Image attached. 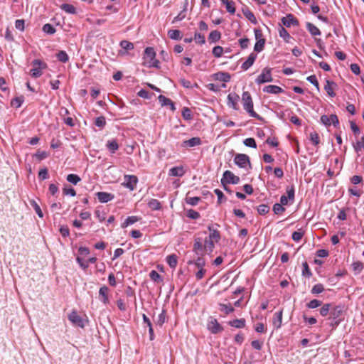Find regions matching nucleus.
I'll list each match as a JSON object with an SVG mask.
<instances>
[{
  "label": "nucleus",
  "mask_w": 364,
  "mask_h": 364,
  "mask_svg": "<svg viewBox=\"0 0 364 364\" xmlns=\"http://www.w3.org/2000/svg\"><path fill=\"white\" fill-rule=\"evenodd\" d=\"M226 10L231 14H234L235 13V3L232 1H229L226 4H225Z\"/></svg>",
  "instance_id": "e2e57ef3"
},
{
  "label": "nucleus",
  "mask_w": 364,
  "mask_h": 364,
  "mask_svg": "<svg viewBox=\"0 0 364 364\" xmlns=\"http://www.w3.org/2000/svg\"><path fill=\"white\" fill-rule=\"evenodd\" d=\"M215 243H216L214 240L209 239L208 237H205L204 240V247L205 253L210 254L215 247Z\"/></svg>",
  "instance_id": "5701e85b"
},
{
  "label": "nucleus",
  "mask_w": 364,
  "mask_h": 364,
  "mask_svg": "<svg viewBox=\"0 0 364 364\" xmlns=\"http://www.w3.org/2000/svg\"><path fill=\"white\" fill-rule=\"evenodd\" d=\"M42 30L44 33L50 34V35L54 34L56 31V29L55 28V27L50 23H46L43 26Z\"/></svg>",
  "instance_id": "37998d69"
},
{
  "label": "nucleus",
  "mask_w": 364,
  "mask_h": 364,
  "mask_svg": "<svg viewBox=\"0 0 364 364\" xmlns=\"http://www.w3.org/2000/svg\"><path fill=\"white\" fill-rule=\"evenodd\" d=\"M223 53V48L220 46H215L213 49V55L216 58L222 56Z\"/></svg>",
  "instance_id": "69168bd1"
},
{
  "label": "nucleus",
  "mask_w": 364,
  "mask_h": 364,
  "mask_svg": "<svg viewBox=\"0 0 364 364\" xmlns=\"http://www.w3.org/2000/svg\"><path fill=\"white\" fill-rule=\"evenodd\" d=\"M220 310L224 312L225 314H229L234 311V308L230 304H220Z\"/></svg>",
  "instance_id": "58836bf2"
},
{
  "label": "nucleus",
  "mask_w": 364,
  "mask_h": 364,
  "mask_svg": "<svg viewBox=\"0 0 364 364\" xmlns=\"http://www.w3.org/2000/svg\"><path fill=\"white\" fill-rule=\"evenodd\" d=\"M272 210H273L274 214L279 215V214L282 213L285 210V208H284L283 205H282V204L275 203L273 205Z\"/></svg>",
  "instance_id": "bf43d9fd"
},
{
  "label": "nucleus",
  "mask_w": 364,
  "mask_h": 364,
  "mask_svg": "<svg viewBox=\"0 0 364 364\" xmlns=\"http://www.w3.org/2000/svg\"><path fill=\"white\" fill-rule=\"evenodd\" d=\"M149 277L153 282L156 283H161L163 282L162 277L156 270H151L150 272Z\"/></svg>",
  "instance_id": "f704fd0d"
},
{
  "label": "nucleus",
  "mask_w": 364,
  "mask_h": 364,
  "mask_svg": "<svg viewBox=\"0 0 364 364\" xmlns=\"http://www.w3.org/2000/svg\"><path fill=\"white\" fill-rule=\"evenodd\" d=\"M306 27L308 31L311 33V36H320L321 31L313 23L310 22H307L306 23Z\"/></svg>",
  "instance_id": "393cba45"
},
{
  "label": "nucleus",
  "mask_w": 364,
  "mask_h": 364,
  "mask_svg": "<svg viewBox=\"0 0 364 364\" xmlns=\"http://www.w3.org/2000/svg\"><path fill=\"white\" fill-rule=\"evenodd\" d=\"M246 321L245 318H236L228 321V325L236 328H242L245 326Z\"/></svg>",
  "instance_id": "4be33fe9"
},
{
  "label": "nucleus",
  "mask_w": 364,
  "mask_h": 364,
  "mask_svg": "<svg viewBox=\"0 0 364 364\" xmlns=\"http://www.w3.org/2000/svg\"><path fill=\"white\" fill-rule=\"evenodd\" d=\"M269 206L267 204H261L257 207V212L260 215H265L269 211Z\"/></svg>",
  "instance_id": "5fc2aeb1"
},
{
  "label": "nucleus",
  "mask_w": 364,
  "mask_h": 364,
  "mask_svg": "<svg viewBox=\"0 0 364 364\" xmlns=\"http://www.w3.org/2000/svg\"><path fill=\"white\" fill-rule=\"evenodd\" d=\"M332 305L331 304H325L322 306V307L320 309V314L322 316H326L328 314H330V311L331 310Z\"/></svg>",
  "instance_id": "a19ab883"
},
{
  "label": "nucleus",
  "mask_w": 364,
  "mask_h": 364,
  "mask_svg": "<svg viewBox=\"0 0 364 364\" xmlns=\"http://www.w3.org/2000/svg\"><path fill=\"white\" fill-rule=\"evenodd\" d=\"M208 237L218 243L220 240V232L218 230H213L212 232H210Z\"/></svg>",
  "instance_id": "c03bdc74"
},
{
  "label": "nucleus",
  "mask_w": 364,
  "mask_h": 364,
  "mask_svg": "<svg viewBox=\"0 0 364 364\" xmlns=\"http://www.w3.org/2000/svg\"><path fill=\"white\" fill-rule=\"evenodd\" d=\"M106 146L111 154H114L119 149V145L116 139L108 140Z\"/></svg>",
  "instance_id": "b1692460"
},
{
  "label": "nucleus",
  "mask_w": 364,
  "mask_h": 364,
  "mask_svg": "<svg viewBox=\"0 0 364 364\" xmlns=\"http://www.w3.org/2000/svg\"><path fill=\"white\" fill-rule=\"evenodd\" d=\"M166 321V311L163 310L155 321L156 325L162 326Z\"/></svg>",
  "instance_id": "a18cd8bd"
},
{
  "label": "nucleus",
  "mask_w": 364,
  "mask_h": 364,
  "mask_svg": "<svg viewBox=\"0 0 364 364\" xmlns=\"http://www.w3.org/2000/svg\"><path fill=\"white\" fill-rule=\"evenodd\" d=\"M182 117L186 120H190L193 118L191 110L188 107H183L182 110Z\"/></svg>",
  "instance_id": "603ef678"
},
{
  "label": "nucleus",
  "mask_w": 364,
  "mask_h": 364,
  "mask_svg": "<svg viewBox=\"0 0 364 364\" xmlns=\"http://www.w3.org/2000/svg\"><path fill=\"white\" fill-rule=\"evenodd\" d=\"M243 144L245 146L250 148H257V144L254 138H247L243 141Z\"/></svg>",
  "instance_id": "864d4df0"
},
{
  "label": "nucleus",
  "mask_w": 364,
  "mask_h": 364,
  "mask_svg": "<svg viewBox=\"0 0 364 364\" xmlns=\"http://www.w3.org/2000/svg\"><path fill=\"white\" fill-rule=\"evenodd\" d=\"M193 252L196 255H204L205 254L204 244L200 237H196L194 239Z\"/></svg>",
  "instance_id": "6e6552de"
},
{
  "label": "nucleus",
  "mask_w": 364,
  "mask_h": 364,
  "mask_svg": "<svg viewBox=\"0 0 364 364\" xmlns=\"http://www.w3.org/2000/svg\"><path fill=\"white\" fill-rule=\"evenodd\" d=\"M343 312V307L341 306H335L331 308V310L330 311V315L328 319H336V320H341L342 321L343 320V318H341Z\"/></svg>",
  "instance_id": "1a4fd4ad"
},
{
  "label": "nucleus",
  "mask_w": 364,
  "mask_h": 364,
  "mask_svg": "<svg viewBox=\"0 0 364 364\" xmlns=\"http://www.w3.org/2000/svg\"><path fill=\"white\" fill-rule=\"evenodd\" d=\"M323 290H324V287L322 284H316L312 287V289L311 290V293L312 294H318L322 293L323 291Z\"/></svg>",
  "instance_id": "8fccbe9b"
},
{
  "label": "nucleus",
  "mask_w": 364,
  "mask_h": 364,
  "mask_svg": "<svg viewBox=\"0 0 364 364\" xmlns=\"http://www.w3.org/2000/svg\"><path fill=\"white\" fill-rule=\"evenodd\" d=\"M221 38V33L220 31L217 30H214L211 31L208 36V41L210 43H216L218 42Z\"/></svg>",
  "instance_id": "2f4dec72"
},
{
  "label": "nucleus",
  "mask_w": 364,
  "mask_h": 364,
  "mask_svg": "<svg viewBox=\"0 0 364 364\" xmlns=\"http://www.w3.org/2000/svg\"><path fill=\"white\" fill-rule=\"evenodd\" d=\"M272 69L269 68H264L261 74L259 75L255 80V82L258 85L269 82L273 80L271 73Z\"/></svg>",
  "instance_id": "20e7f679"
},
{
  "label": "nucleus",
  "mask_w": 364,
  "mask_h": 364,
  "mask_svg": "<svg viewBox=\"0 0 364 364\" xmlns=\"http://www.w3.org/2000/svg\"><path fill=\"white\" fill-rule=\"evenodd\" d=\"M30 204L36 211V214L38 215L39 218L43 217V213L39 206V205L37 203V202L34 200H30Z\"/></svg>",
  "instance_id": "4c0bfd02"
},
{
  "label": "nucleus",
  "mask_w": 364,
  "mask_h": 364,
  "mask_svg": "<svg viewBox=\"0 0 364 364\" xmlns=\"http://www.w3.org/2000/svg\"><path fill=\"white\" fill-rule=\"evenodd\" d=\"M158 99L161 106H169L172 111L176 109L174 103L169 98L161 95L158 97Z\"/></svg>",
  "instance_id": "6ab92c4d"
},
{
  "label": "nucleus",
  "mask_w": 364,
  "mask_h": 364,
  "mask_svg": "<svg viewBox=\"0 0 364 364\" xmlns=\"http://www.w3.org/2000/svg\"><path fill=\"white\" fill-rule=\"evenodd\" d=\"M215 80L222 81L224 82H229L230 80V75L228 73L225 72H218V73L215 74Z\"/></svg>",
  "instance_id": "c85d7f7f"
},
{
  "label": "nucleus",
  "mask_w": 364,
  "mask_h": 364,
  "mask_svg": "<svg viewBox=\"0 0 364 364\" xmlns=\"http://www.w3.org/2000/svg\"><path fill=\"white\" fill-rule=\"evenodd\" d=\"M166 262L171 268L174 269L177 265V256L174 254L166 257Z\"/></svg>",
  "instance_id": "473e14b6"
},
{
  "label": "nucleus",
  "mask_w": 364,
  "mask_h": 364,
  "mask_svg": "<svg viewBox=\"0 0 364 364\" xmlns=\"http://www.w3.org/2000/svg\"><path fill=\"white\" fill-rule=\"evenodd\" d=\"M57 59L62 62V63H66L69 60L68 55L67 53L64 50H60L56 54Z\"/></svg>",
  "instance_id": "ea45409f"
},
{
  "label": "nucleus",
  "mask_w": 364,
  "mask_h": 364,
  "mask_svg": "<svg viewBox=\"0 0 364 364\" xmlns=\"http://www.w3.org/2000/svg\"><path fill=\"white\" fill-rule=\"evenodd\" d=\"M311 275L312 273L310 270L308 263L306 262H304L302 263V276L309 278L311 277Z\"/></svg>",
  "instance_id": "e433bc0d"
},
{
  "label": "nucleus",
  "mask_w": 364,
  "mask_h": 364,
  "mask_svg": "<svg viewBox=\"0 0 364 364\" xmlns=\"http://www.w3.org/2000/svg\"><path fill=\"white\" fill-rule=\"evenodd\" d=\"M168 37L172 40L178 41L182 38L181 33L179 30L177 29H170L168 31Z\"/></svg>",
  "instance_id": "7c9ffc66"
},
{
  "label": "nucleus",
  "mask_w": 364,
  "mask_h": 364,
  "mask_svg": "<svg viewBox=\"0 0 364 364\" xmlns=\"http://www.w3.org/2000/svg\"><path fill=\"white\" fill-rule=\"evenodd\" d=\"M200 200V198L197 196L186 198V203L191 205H196Z\"/></svg>",
  "instance_id": "338daca9"
},
{
  "label": "nucleus",
  "mask_w": 364,
  "mask_h": 364,
  "mask_svg": "<svg viewBox=\"0 0 364 364\" xmlns=\"http://www.w3.org/2000/svg\"><path fill=\"white\" fill-rule=\"evenodd\" d=\"M95 124L97 127H100L101 129L104 128L106 125V119L103 116L98 117L95 120Z\"/></svg>",
  "instance_id": "09e8293b"
},
{
  "label": "nucleus",
  "mask_w": 364,
  "mask_h": 364,
  "mask_svg": "<svg viewBox=\"0 0 364 364\" xmlns=\"http://www.w3.org/2000/svg\"><path fill=\"white\" fill-rule=\"evenodd\" d=\"M257 58V54L255 53H252L248 56L247 59L242 64L241 68L243 70H247L249 69L255 63Z\"/></svg>",
  "instance_id": "2eb2a0df"
},
{
  "label": "nucleus",
  "mask_w": 364,
  "mask_h": 364,
  "mask_svg": "<svg viewBox=\"0 0 364 364\" xmlns=\"http://www.w3.org/2000/svg\"><path fill=\"white\" fill-rule=\"evenodd\" d=\"M33 68L30 70V75L33 78H38L43 75L42 70L46 69L47 64L40 59H35L31 63Z\"/></svg>",
  "instance_id": "f03ea898"
},
{
  "label": "nucleus",
  "mask_w": 364,
  "mask_h": 364,
  "mask_svg": "<svg viewBox=\"0 0 364 364\" xmlns=\"http://www.w3.org/2000/svg\"><path fill=\"white\" fill-rule=\"evenodd\" d=\"M363 148H364V136H362L360 141H357L355 145H354V149L356 152L360 151Z\"/></svg>",
  "instance_id": "774afa93"
},
{
  "label": "nucleus",
  "mask_w": 364,
  "mask_h": 364,
  "mask_svg": "<svg viewBox=\"0 0 364 364\" xmlns=\"http://www.w3.org/2000/svg\"><path fill=\"white\" fill-rule=\"evenodd\" d=\"M204 255H198V257L195 259V261L190 260L188 262V264H194V265L198 269H204V266L205 265V261L203 258Z\"/></svg>",
  "instance_id": "412c9836"
},
{
  "label": "nucleus",
  "mask_w": 364,
  "mask_h": 364,
  "mask_svg": "<svg viewBox=\"0 0 364 364\" xmlns=\"http://www.w3.org/2000/svg\"><path fill=\"white\" fill-rule=\"evenodd\" d=\"M144 53L146 58H149L150 60L156 58V53L154 49L151 47H147L144 50Z\"/></svg>",
  "instance_id": "de8ad7c7"
},
{
  "label": "nucleus",
  "mask_w": 364,
  "mask_h": 364,
  "mask_svg": "<svg viewBox=\"0 0 364 364\" xmlns=\"http://www.w3.org/2000/svg\"><path fill=\"white\" fill-rule=\"evenodd\" d=\"M279 34L286 42H289V39L291 38L288 31L282 26L279 29Z\"/></svg>",
  "instance_id": "49530a36"
},
{
  "label": "nucleus",
  "mask_w": 364,
  "mask_h": 364,
  "mask_svg": "<svg viewBox=\"0 0 364 364\" xmlns=\"http://www.w3.org/2000/svg\"><path fill=\"white\" fill-rule=\"evenodd\" d=\"M235 164L240 168H246L248 166L252 168L250 157L245 154H237L234 158Z\"/></svg>",
  "instance_id": "7ed1b4c3"
},
{
  "label": "nucleus",
  "mask_w": 364,
  "mask_h": 364,
  "mask_svg": "<svg viewBox=\"0 0 364 364\" xmlns=\"http://www.w3.org/2000/svg\"><path fill=\"white\" fill-rule=\"evenodd\" d=\"M263 92L271 94H279L282 93L284 90L277 85H269L264 87Z\"/></svg>",
  "instance_id": "f3484780"
},
{
  "label": "nucleus",
  "mask_w": 364,
  "mask_h": 364,
  "mask_svg": "<svg viewBox=\"0 0 364 364\" xmlns=\"http://www.w3.org/2000/svg\"><path fill=\"white\" fill-rule=\"evenodd\" d=\"M322 302L318 299H313L310 301L307 304L306 306L309 309H316L321 305Z\"/></svg>",
  "instance_id": "0e129e2a"
},
{
  "label": "nucleus",
  "mask_w": 364,
  "mask_h": 364,
  "mask_svg": "<svg viewBox=\"0 0 364 364\" xmlns=\"http://www.w3.org/2000/svg\"><path fill=\"white\" fill-rule=\"evenodd\" d=\"M221 181H224L225 183L229 184H238L240 183V178L234 175L232 171H225L223 173Z\"/></svg>",
  "instance_id": "0eeeda50"
},
{
  "label": "nucleus",
  "mask_w": 364,
  "mask_h": 364,
  "mask_svg": "<svg viewBox=\"0 0 364 364\" xmlns=\"http://www.w3.org/2000/svg\"><path fill=\"white\" fill-rule=\"evenodd\" d=\"M240 99V97L236 93H230L228 95V105L230 107H232L235 110H237V102Z\"/></svg>",
  "instance_id": "ddd939ff"
},
{
  "label": "nucleus",
  "mask_w": 364,
  "mask_h": 364,
  "mask_svg": "<svg viewBox=\"0 0 364 364\" xmlns=\"http://www.w3.org/2000/svg\"><path fill=\"white\" fill-rule=\"evenodd\" d=\"M200 144L201 140L199 137H193L188 140L183 141L181 146L183 147H193L196 146H198Z\"/></svg>",
  "instance_id": "a211bd4d"
},
{
  "label": "nucleus",
  "mask_w": 364,
  "mask_h": 364,
  "mask_svg": "<svg viewBox=\"0 0 364 364\" xmlns=\"http://www.w3.org/2000/svg\"><path fill=\"white\" fill-rule=\"evenodd\" d=\"M185 171L182 166H174L169 170V175L172 176H182Z\"/></svg>",
  "instance_id": "cd10ccee"
},
{
  "label": "nucleus",
  "mask_w": 364,
  "mask_h": 364,
  "mask_svg": "<svg viewBox=\"0 0 364 364\" xmlns=\"http://www.w3.org/2000/svg\"><path fill=\"white\" fill-rule=\"evenodd\" d=\"M284 26L290 27L291 26H299V21L291 14H287L281 19Z\"/></svg>",
  "instance_id": "9b49d317"
},
{
  "label": "nucleus",
  "mask_w": 364,
  "mask_h": 364,
  "mask_svg": "<svg viewBox=\"0 0 364 364\" xmlns=\"http://www.w3.org/2000/svg\"><path fill=\"white\" fill-rule=\"evenodd\" d=\"M23 102V97L21 96V97H17L13 99L11 102V105L12 107L18 108L21 106Z\"/></svg>",
  "instance_id": "3c124183"
},
{
  "label": "nucleus",
  "mask_w": 364,
  "mask_h": 364,
  "mask_svg": "<svg viewBox=\"0 0 364 364\" xmlns=\"http://www.w3.org/2000/svg\"><path fill=\"white\" fill-rule=\"evenodd\" d=\"M148 206L153 210H159L161 208V203L156 199H151L148 202Z\"/></svg>",
  "instance_id": "72a5a7b5"
},
{
  "label": "nucleus",
  "mask_w": 364,
  "mask_h": 364,
  "mask_svg": "<svg viewBox=\"0 0 364 364\" xmlns=\"http://www.w3.org/2000/svg\"><path fill=\"white\" fill-rule=\"evenodd\" d=\"M60 8L64 11L65 12L69 14H77V11L75 7L70 4H63L60 6Z\"/></svg>",
  "instance_id": "bb28decb"
},
{
  "label": "nucleus",
  "mask_w": 364,
  "mask_h": 364,
  "mask_svg": "<svg viewBox=\"0 0 364 364\" xmlns=\"http://www.w3.org/2000/svg\"><path fill=\"white\" fill-rule=\"evenodd\" d=\"M194 40L200 45H203L205 43V37L203 34L196 32L194 35Z\"/></svg>",
  "instance_id": "052dcab7"
},
{
  "label": "nucleus",
  "mask_w": 364,
  "mask_h": 364,
  "mask_svg": "<svg viewBox=\"0 0 364 364\" xmlns=\"http://www.w3.org/2000/svg\"><path fill=\"white\" fill-rule=\"evenodd\" d=\"M109 291V288L103 285L100 288L99 290V300L101 301L104 304H107L109 302L108 298V292Z\"/></svg>",
  "instance_id": "f8f14e48"
},
{
  "label": "nucleus",
  "mask_w": 364,
  "mask_h": 364,
  "mask_svg": "<svg viewBox=\"0 0 364 364\" xmlns=\"http://www.w3.org/2000/svg\"><path fill=\"white\" fill-rule=\"evenodd\" d=\"M282 323V310L274 314L273 318V326L276 329L281 327Z\"/></svg>",
  "instance_id": "aec40b11"
},
{
  "label": "nucleus",
  "mask_w": 364,
  "mask_h": 364,
  "mask_svg": "<svg viewBox=\"0 0 364 364\" xmlns=\"http://www.w3.org/2000/svg\"><path fill=\"white\" fill-rule=\"evenodd\" d=\"M310 140L314 146H317L320 144L319 136L316 132L310 133Z\"/></svg>",
  "instance_id": "6e6d98bb"
},
{
  "label": "nucleus",
  "mask_w": 364,
  "mask_h": 364,
  "mask_svg": "<svg viewBox=\"0 0 364 364\" xmlns=\"http://www.w3.org/2000/svg\"><path fill=\"white\" fill-rule=\"evenodd\" d=\"M139 218L137 216H129L122 223L121 227L125 228L129 225H131L139 220Z\"/></svg>",
  "instance_id": "c756f323"
},
{
  "label": "nucleus",
  "mask_w": 364,
  "mask_h": 364,
  "mask_svg": "<svg viewBox=\"0 0 364 364\" xmlns=\"http://www.w3.org/2000/svg\"><path fill=\"white\" fill-rule=\"evenodd\" d=\"M67 181L74 185H76L81 181V178L77 174L70 173L67 176Z\"/></svg>",
  "instance_id": "79ce46f5"
},
{
  "label": "nucleus",
  "mask_w": 364,
  "mask_h": 364,
  "mask_svg": "<svg viewBox=\"0 0 364 364\" xmlns=\"http://www.w3.org/2000/svg\"><path fill=\"white\" fill-rule=\"evenodd\" d=\"M68 319L75 326L83 328L85 326L84 320L80 316L76 311H73L68 315Z\"/></svg>",
  "instance_id": "9d476101"
},
{
  "label": "nucleus",
  "mask_w": 364,
  "mask_h": 364,
  "mask_svg": "<svg viewBox=\"0 0 364 364\" xmlns=\"http://www.w3.org/2000/svg\"><path fill=\"white\" fill-rule=\"evenodd\" d=\"M242 101L244 109L250 114V116L258 120H263V118L254 111L252 99L249 92H243L242 95Z\"/></svg>",
  "instance_id": "f257e3e1"
},
{
  "label": "nucleus",
  "mask_w": 364,
  "mask_h": 364,
  "mask_svg": "<svg viewBox=\"0 0 364 364\" xmlns=\"http://www.w3.org/2000/svg\"><path fill=\"white\" fill-rule=\"evenodd\" d=\"M264 44H265V40H259L255 44L254 50L256 52H261L264 49Z\"/></svg>",
  "instance_id": "13d9d810"
},
{
  "label": "nucleus",
  "mask_w": 364,
  "mask_h": 364,
  "mask_svg": "<svg viewBox=\"0 0 364 364\" xmlns=\"http://www.w3.org/2000/svg\"><path fill=\"white\" fill-rule=\"evenodd\" d=\"M242 13L244 16L252 23L256 24L257 23V19L254 15V14L250 11V9L247 7L242 9Z\"/></svg>",
  "instance_id": "a878e982"
},
{
  "label": "nucleus",
  "mask_w": 364,
  "mask_h": 364,
  "mask_svg": "<svg viewBox=\"0 0 364 364\" xmlns=\"http://www.w3.org/2000/svg\"><path fill=\"white\" fill-rule=\"evenodd\" d=\"M186 215L188 218H189L191 219H194V220H197V219L200 218V217L199 213L193 209L188 210L187 211Z\"/></svg>",
  "instance_id": "680f3d73"
},
{
  "label": "nucleus",
  "mask_w": 364,
  "mask_h": 364,
  "mask_svg": "<svg viewBox=\"0 0 364 364\" xmlns=\"http://www.w3.org/2000/svg\"><path fill=\"white\" fill-rule=\"evenodd\" d=\"M96 196L99 201L102 203H107L114 198L113 194L107 192H97Z\"/></svg>",
  "instance_id": "dca6fc26"
},
{
  "label": "nucleus",
  "mask_w": 364,
  "mask_h": 364,
  "mask_svg": "<svg viewBox=\"0 0 364 364\" xmlns=\"http://www.w3.org/2000/svg\"><path fill=\"white\" fill-rule=\"evenodd\" d=\"M120 46L126 50L134 49V44L126 40H123L120 42Z\"/></svg>",
  "instance_id": "4d7b16f0"
},
{
  "label": "nucleus",
  "mask_w": 364,
  "mask_h": 364,
  "mask_svg": "<svg viewBox=\"0 0 364 364\" xmlns=\"http://www.w3.org/2000/svg\"><path fill=\"white\" fill-rule=\"evenodd\" d=\"M336 87H337V84L336 82L330 80H326L324 90L330 97H334L336 96V93L334 92V89Z\"/></svg>",
  "instance_id": "4468645a"
},
{
  "label": "nucleus",
  "mask_w": 364,
  "mask_h": 364,
  "mask_svg": "<svg viewBox=\"0 0 364 364\" xmlns=\"http://www.w3.org/2000/svg\"><path fill=\"white\" fill-rule=\"evenodd\" d=\"M304 235V231L302 229H299L292 233L291 238L294 242H299L302 239Z\"/></svg>",
  "instance_id": "c9c22d12"
},
{
  "label": "nucleus",
  "mask_w": 364,
  "mask_h": 364,
  "mask_svg": "<svg viewBox=\"0 0 364 364\" xmlns=\"http://www.w3.org/2000/svg\"><path fill=\"white\" fill-rule=\"evenodd\" d=\"M207 328L213 334H216L223 331V327L218 322L216 318L213 317L210 318L207 324Z\"/></svg>",
  "instance_id": "423d86ee"
},
{
  "label": "nucleus",
  "mask_w": 364,
  "mask_h": 364,
  "mask_svg": "<svg viewBox=\"0 0 364 364\" xmlns=\"http://www.w3.org/2000/svg\"><path fill=\"white\" fill-rule=\"evenodd\" d=\"M124 180L122 183V185L129 189L130 191H134L136 188V184L138 183V178L134 175H125Z\"/></svg>",
  "instance_id": "39448f33"
}]
</instances>
